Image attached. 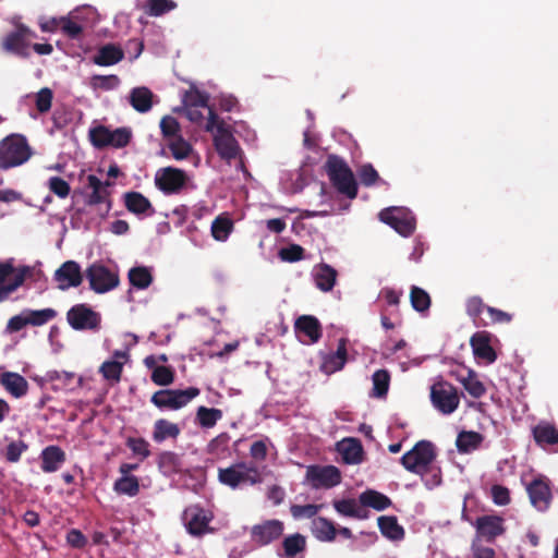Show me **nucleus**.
Wrapping results in <instances>:
<instances>
[{"instance_id": "obj_15", "label": "nucleus", "mask_w": 558, "mask_h": 558, "mask_svg": "<svg viewBox=\"0 0 558 558\" xmlns=\"http://www.w3.org/2000/svg\"><path fill=\"white\" fill-rule=\"evenodd\" d=\"M526 492L532 506L536 510L545 512L549 509L553 500V493L547 477L538 476L534 478L526 486Z\"/></svg>"}, {"instance_id": "obj_11", "label": "nucleus", "mask_w": 558, "mask_h": 558, "mask_svg": "<svg viewBox=\"0 0 558 558\" xmlns=\"http://www.w3.org/2000/svg\"><path fill=\"white\" fill-rule=\"evenodd\" d=\"M90 289L96 293H106L119 286L120 279L113 271L100 263H94L86 269Z\"/></svg>"}, {"instance_id": "obj_23", "label": "nucleus", "mask_w": 558, "mask_h": 558, "mask_svg": "<svg viewBox=\"0 0 558 558\" xmlns=\"http://www.w3.org/2000/svg\"><path fill=\"white\" fill-rule=\"evenodd\" d=\"M294 330L296 333L305 335L312 343H316L323 335L319 320L312 315H302L298 317L294 323Z\"/></svg>"}, {"instance_id": "obj_61", "label": "nucleus", "mask_w": 558, "mask_h": 558, "mask_svg": "<svg viewBox=\"0 0 558 558\" xmlns=\"http://www.w3.org/2000/svg\"><path fill=\"white\" fill-rule=\"evenodd\" d=\"M53 93L50 88L44 87L36 94L35 105L39 113H46L51 109Z\"/></svg>"}, {"instance_id": "obj_14", "label": "nucleus", "mask_w": 558, "mask_h": 558, "mask_svg": "<svg viewBox=\"0 0 558 558\" xmlns=\"http://www.w3.org/2000/svg\"><path fill=\"white\" fill-rule=\"evenodd\" d=\"M182 520L191 535L202 536L210 531L213 514L197 505H192L183 511Z\"/></svg>"}, {"instance_id": "obj_5", "label": "nucleus", "mask_w": 558, "mask_h": 558, "mask_svg": "<svg viewBox=\"0 0 558 558\" xmlns=\"http://www.w3.org/2000/svg\"><path fill=\"white\" fill-rule=\"evenodd\" d=\"M436 457L435 445L429 440H420L401 457L400 463L407 471L424 476L430 471Z\"/></svg>"}, {"instance_id": "obj_35", "label": "nucleus", "mask_w": 558, "mask_h": 558, "mask_svg": "<svg viewBox=\"0 0 558 558\" xmlns=\"http://www.w3.org/2000/svg\"><path fill=\"white\" fill-rule=\"evenodd\" d=\"M533 437L539 446L558 444V429L548 423H541L533 428Z\"/></svg>"}, {"instance_id": "obj_52", "label": "nucleus", "mask_w": 558, "mask_h": 558, "mask_svg": "<svg viewBox=\"0 0 558 558\" xmlns=\"http://www.w3.org/2000/svg\"><path fill=\"white\" fill-rule=\"evenodd\" d=\"M123 371V363L120 361H105L99 367V373L107 380L118 383Z\"/></svg>"}, {"instance_id": "obj_62", "label": "nucleus", "mask_w": 558, "mask_h": 558, "mask_svg": "<svg viewBox=\"0 0 558 558\" xmlns=\"http://www.w3.org/2000/svg\"><path fill=\"white\" fill-rule=\"evenodd\" d=\"M94 88L104 90L116 89L120 85V78L117 75H94L92 78Z\"/></svg>"}, {"instance_id": "obj_16", "label": "nucleus", "mask_w": 558, "mask_h": 558, "mask_svg": "<svg viewBox=\"0 0 558 558\" xmlns=\"http://www.w3.org/2000/svg\"><path fill=\"white\" fill-rule=\"evenodd\" d=\"M306 478L311 482L313 488H331L341 482V473L333 465H311L306 471Z\"/></svg>"}, {"instance_id": "obj_46", "label": "nucleus", "mask_w": 558, "mask_h": 558, "mask_svg": "<svg viewBox=\"0 0 558 558\" xmlns=\"http://www.w3.org/2000/svg\"><path fill=\"white\" fill-rule=\"evenodd\" d=\"M230 435L221 433L211 439L207 446V452L216 458H223L229 452Z\"/></svg>"}, {"instance_id": "obj_57", "label": "nucleus", "mask_w": 558, "mask_h": 558, "mask_svg": "<svg viewBox=\"0 0 558 558\" xmlns=\"http://www.w3.org/2000/svg\"><path fill=\"white\" fill-rule=\"evenodd\" d=\"M182 102L184 105V108L207 107L208 97L205 94L201 93L198 89L192 88L184 93Z\"/></svg>"}, {"instance_id": "obj_39", "label": "nucleus", "mask_w": 558, "mask_h": 558, "mask_svg": "<svg viewBox=\"0 0 558 558\" xmlns=\"http://www.w3.org/2000/svg\"><path fill=\"white\" fill-rule=\"evenodd\" d=\"M222 417V411L216 408L201 405L196 411V421L203 428L214 427Z\"/></svg>"}, {"instance_id": "obj_10", "label": "nucleus", "mask_w": 558, "mask_h": 558, "mask_svg": "<svg viewBox=\"0 0 558 558\" xmlns=\"http://www.w3.org/2000/svg\"><path fill=\"white\" fill-rule=\"evenodd\" d=\"M31 274L32 268L29 266L14 268L13 259L0 263V299L14 292Z\"/></svg>"}, {"instance_id": "obj_53", "label": "nucleus", "mask_w": 558, "mask_h": 558, "mask_svg": "<svg viewBox=\"0 0 558 558\" xmlns=\"http://www.w3.org/2000/svg\"><path fill=\"white\" fill-rule=\"evenodd\" d=\"M175 372L171 366L161 365L151 372L150 379L155 385L169 386L174 381Z\"/></svg>"}, {"instance_id": "obj_56", "label": "nucleus", "mask_w": 558, "mask_h": 558, "mask_svg": "<svg viewBox=\"0 0 558 558\" xmlns=\"http://www.w3.org/2000/svg\"><path fill=\"white\" fill-rule=\"evenodd\" d=\"M486 305L482 298L480 296H471L466 300L465 311L466 314L473 319V322L478 326V322H481V314L486 312Z\"/></svg>"}, {"instance_id": "obj_12", "label": "nucleus", "mask_w": 558, "mask_h": 558, "mask_svg": "<svg viewBox=\"0 0 558 558\" xmlns=\"http://www.w3.org/2000/svg\"><path fill=\"white\" fill-rule=\"evenodd\" d=\"M88 187L92 189L90 194L86 197V205L88 206H97L99 205L98 213L100 217H106L112 206V202L110 198V192L108 187L111 185L110 181L102 182L98 177L94 174H89L87 177Z\"/></svg>"}, {"instance_id": "obj_55", "label": "nucleus", "mask_w": 558, "mask_h": 558, "mask_svg": "<svg viewBox=\"0 0 558 558\" xmlns=\"http://www.w3.org/2000/svg\"><path fill=\"white\" fill-rule=\"evenodd\" d=\"M486 314L488 320L481 319V322H478V326H488L493 324H509L512 320L511 314L493 306H488L486 308Z\"/></svg>"}, {"instance_id": "obj_4", "label": "nucleus", "mask_w": 558, "mask_h": 558, "mask_svg": "<svg viewBox=\"0 0 558 558\" xmlns=\"http://www.w3.org/2000/svg\"><path fill=\"white\" fill-rule=\"evenodd\" d=\"M325 170L333 187L349 198L357 195V183L347 161L335 154H330L325 162Z\"/></svg>"}, {"instance_id": "obj_25", "label": "nucleus", "mask_w": 558, "mask_h": 558, "mask_svg": "<svg viewBox=\"0 0 558 558\" xmlns=\"http://www.w3.org/2000/svg\"><path fill=\"white\" fill-rule=\"evenodd\" d=\"M338 451L348 464H359L363 461V447L356 438H345L338 444Z\"/></svg>"}, {"instance_id": "obj_58", "label": "nucleus", "mask_w": 558, "mask_h": 558, "mask_svg": "<svg viewBox=\"0 0 558 558\" xmlns=\"http://www.w3.org/2000/svg\"><path fill=\"white\" fill-rule=\"evenodd\" d=\"M160 131L165 138L171 140L180 134L181 128L178 120L171 116H165L160 120Z\"/></svg>"}, {"instance_id": "obj_63", "label": "nucleus", "mask_w": 558, "mask_h": 558, "mask_svg": "<svg viewBox=\"0 0 558 558\" xmlns=\"http://www.w3.org/2000/svg\"><path fill=\"white\" fill-rule=\"evenodd\" d=\"M47 185L48 189L60 198L68 197L71 192L70 184L60 177H51Z\"/></svg>"}, {"instance_id": "obj_18", "label": "nucleus", "mask_w": 558, "mask_h": 558, "mask_svg": "<svg viewBox=\"0 0 558 558\" xmlns=\"http://www.w3.org/2000/svg\"><path fill=\"white\" fill-rule=\"evenodd\" d=\"M284 531V524L277 519L266 520L255 524L251 529V539L260 546L268 545L281 537Z\"/></svg>"}, {"instance_id": "obj_32", "label": "nucleus", "mask_w": 558, "mask_h": 558, "mask_svg": "<svg viewBox=\"0 0 558 558\" xmlns=\"http://www.w3.org/2000/svg\"><path fill=\"white\" fill-rule=\"evenodd\" d=\"M181 429L178 424L169 422L166 418H159L154 423L153 440L161 444L167 438L175 439L180 435Z\"/></svg>"}, {"instance_id": "obj_17", "label": "nucleus", "mask_w": 558, "mask_h": 558, "mask_svg": "<svg viewBox=\"0 0 558 558\" xmlns=\"http://www.w3.org/2000/svg\"><path fill=\"white\" fill-rule=\"evenodd\" d=\"M504 523V518L497 514H484L478 517L473 523L476 531V538H482L489 543L494 542L498 536L505 533L506 527Z\"/></svg>"}, {"instance_id": "obj_22", "label": "nucleus", "mask_w": 558, "mask_h": 558, "mask_svg": "<svg viewBox=\"0 0 558 558\" xmlns=\"http://www.w3.org/2000/svg\"><path fill=\"white\" fill-rule=\"evenodd\" d=\"M1 386L14 398L19 399L24 397L28 391L27 380L14 372H4L0 376Z\"/></svg>"}, {"instance_id": "obj_6", "label": "nucleus", "mask_w": 558, "mask_h": 558, "mask_svg": "<svg viewBox=\"0 0 558 558\" xmlns=\"http://www.w3.org/2000/svg\"><path fill=\"white\" fill-rule=\"evenodd\" d=\"M199 392V389L196 387H189L183 390L161 389L151 396L150 402L160 410L175 411L190 403Z\"/></svg>"}, {"instance_id": "obj_26", "label": "nucleus", "mask_w": 558, "mask_h": 558, "mask_svg": "<svg viewBox=\"0 0 558 558\" xmlns=\"http://www.w3.org/2000/svg\"><path fill=\"white\" fill-rule=\"evenodd\" d=\"M153 92L146 86H138L131 89L129 102L140 113H146L153 108Z\"/></svg>"}, {"instance_id": "obj_29", "label": "nucleus", "mask_w": 558, "mask_h": 558, "mask_svg": "<svg viewBox=\"0 0 558 558\" xmlns=\"http://www.w3.org/2000/svg\"><path fill=\"white\" fill-rule=\"evenodd\" d=\"M337 275V270L330 265L324 263L318 265L314 271L316 287L323 292L332 290L336 284Z\"/></svg>"}, {"instance_id": "obj_19", "label": "nucleus", "mask_w": 558, "mask_h": 558, "mask_svg": "<svg viewBox=\"0 0 558 558\" xmlns=\"http://www.w3.org/2000/svg\"><path fill=\"white\" fill-rule=\"evenodd\" d=\"M379 217L383 222L389 225L402 236H409L415 230L414 217L400 209H385L380 211Z\"/></svg>"}, {"instance_id": "obj_37", "label": "nucleus", "mask_w": 558, "mask_h": 558, "mask_svg": "<svg viewBox=\"0 0 558 558\" xmlns=\"http://www.w3.org/2000/svg\"><path fill=\"white\" fill-rule=\"evenodd\" d=\"M283 555L286 558H294L306 548V537L300 533L288 535L282 541Z\"/></svg>"}, {"instance_id": "obj_27", "label": "nucleus", "mask_w": 558, "mask_h": 558, "mask_svg": "<svg viewBox=\"0 0 558 558\" xmlns=\"http://www.w3.org/2000/svg\"><path fill=\"white\" fill-rule=\"evenodd\" d=\"M41 470L45 473L56 472L65 461V452L59 446H48L40 454Z\"/></svg>"}, {"instance_id": "obj_59", "label": "nucleus", "mask_w": 558, "mask_h": 558, "mask_svg": "<svg viewBox=\"0 0 558 558\" xmlns=\"http://www.w3.org/2000/svg\"><path fill=\"white\" fill-rule=\"evenodd\" d=\"M126 446L135 456L141 457V460H144L150 456L149 444L142 437H129L126 440Z\"/></svg>"}, {"instance_id": "obj_41", "label": "nucleus", "mask_w": 558, "mask_h": 558, "mask_svg": "<svg viewBox=\"0 0 558 558\" xmlns=\"http://www.w3.org/2000/svg\"><path fill=\"white\" fill-rule=\"evenodd\" d=\"M61 31L70 39H78L83 34L84 26L78 21V15L72 13L61 17Z\"/></svg>"}, {"instance_id": "obj_2", "label": "nucleus", "mask_w": 558, "mask_h": 558, "mask_svg": "<svg viewBox=\"0 0 558 558\" xmlns=\"http://www.w3.org/2000/svg\"><path fill=\"white\" fill-rule=\"evenodd\" d=\"M265 470V466L259 469L253 462L239 461L228 468H219L218 481L231 489L245 485L255 486L264 482Z\"/></svg>"}, {"instance_id": "obj_49", "label": "nucleus", "mask_w": 558, "mask_h": 558, "mask_svg": "<svg viewBox=\"0 0 558 558\" xmlns=\"http://www.w3.org/2000/svg\"><path fill=\"white\" fill-rule=\"evenodd\" d=\"M461 383L468 393L475 399H478L486 393L484 384L477 378V375L473 371H470L468 376L463 378Z\"/></svg>"}, {"instance_id": "obj_51", "label": "nucleus", "mask_w": 558, "mask_h": 558, "mask_svg": "<svg viewBox=\"0 0 558 558\" xmlns=\"http://www.w3.org/2000/svg\"><path fill=\"white\" fill-rule=\"evenodd\" d=\"M111 130L105 125H98L89 130V140L96 148H105L110 145Z\"/></svg>"}, {"instance_id": "obj_9", "label": "nucleus", "mask_w": 558, "mask_h": 558, "mask_svg": "<svg viewBox=\"0 0 558 558\" xmlns=\"http://www.w3.org/2000/svg\"><path fill=\"white\" fill-rule=\"evenodd\" d=\"M430 401L435 409L442 414L453 413L459 404L460 397L457 388L445 380H439L430 387Z\"/></svg>"}, {"instance_id": "obj_24", "label": "nucleus", "mask_w": 558, "mask_h": 558, "mask_svg": "<svg viewBox=\"0 0 558 558\" xmlns=\"http://www.w3.org/2000/svg\"><path fill=\"white\" fill-rule=\"evenodd\" d=\"M123 198L126 209L134 215L151 216L155 214L150 201L140 192H126Z\"/></svg>"}, {"instance_id": "obj_8", "label": "nucleus", "mask_w": 558, "mask_h": 558, "mask_svg": "<svg viewBox=\"0 0 558 558\" xmlns=\"http://www.w3.org/2000/svg\"><path fill=\"white\" fill-rule=\"evenodd\" d=\"M66 322L77 331H98L101 327V315L88 304L80 303L66 312Z\"/></svg>"}, {"instance_id": "obj_28", "label": "nucleus", "mask_w": 558, "mask_h": 558, "mask_svg": "<svg viewBox=\"0 0 558 558\" xmlns=\"http://www.w3.org/2000/svg\"><path fill=\"white\" fill-rule=\"evenodd\" d=\"M348 352H347V341L345 339H340L338 343L337 351L327 355L324 359L322 364L323 372L327 374H332L343 368L347 363Z\"/></svg>"}, {"instance_id": "obj_7", "label": "nucleus", "mask_w": 558, "mask_h": 558, "mask_svg": "<svg viewBox=\"0 0 558 558\" xmlns=\"http://www.w3.org/2000/svg\"><path fill=\"white\" fill-rule=\"evenodd\" d=\"M36 37L35 32L25 24L15 23V28L3 37L1 48L8 53L26 59L29 57L31 40Z\"/></svg>"}, {"instance_id": "obj_40", "label": "nucleus", "mask_w": 558, "mask_h": 558, "mask_svg": "<svg viewBox=\"0 0 558 558\" xmlns=\"http://www.w3.org/2000/svg\"><path fill=\"white\" fill-rule=\"evenodd\" d=\"M129 280L133 287L143 290L151 284L153 276L147 267L137 266L130 269Z\"/></svg>"}, {"instance_id": "obj_47", "label": "nucleus", "mask_w": 558, "mask_h": 558, "mask_svg": "<svg viewBox=\"0 0 558 558\" xmlns=\"http://www.w3.org/2000/svg\"><path fill=\"white\" fill-rule=\"evenodd\" d=\"M113 488L118 494L134 497L140 492L138 478L134 475L122 476L114 482Z\"/></svg>"}, {"instance_id": "obj_3", "label": "nucleus", "mask_w": 558, "mask_h": 558, "mask_svg": "<svg viewBox=\"0 0 558 558\" xmlns=\"http://www.w3.org/2000/svg\"><path fill=\"white\" fill-rule=\"evenodd\" d=\"M33 156L27 138L22 134H10L0 141V169L9 170L26 163Z\"/></svg>"}, {"instance_id": "obj_60", "label": "nucleus", "mask_w": 558, "mask_h": 558, "mask_svg": "<svg viewBox=\"0 0 558 558\" xmlns=\"http://www.w3.org/2000/svg\"><path fill=\"white\" fill-rule=\"evenodd\" d=\"M323 505H292L290 508L293 518H316L315 515L320 511Z\"/></svg>"}, {"instance_id": "obj_31", "label": "nucleus", "mask_w": 558, "mask_h": 558, "mask_svg": "<svg viewBox=\"0 0 558 558\" xmlns=\"http://www.w3.org/2000/svg\"><path fill=\"white\" fill-rule=\"evenodd\" d=\"M124 58L121 48L107 44L102 46L94 57V63L100 66H109L119 63Z\"/></svg>"}, {"instance_id": "obj_21", "label": "nucleus", "mask_w": 558, "mask_h": 558, "mask_svg": "<svg viewBox=\"0 0 558 558\" xmlns=\"http://www.w3.org/2000/svg\"><path fill=\"white\" fill-rule=\"evenodd\" d=\"M470 344L476 359L483 360L488 364L497 360V354L490 344V335L488 332H475L471 337Z\"/></svg>"}, {"instance_id": "obj_45", "label": "nucleus", "mask_w": 558, "mask_h": 558, "mask_svg": "<svg viewBox=\"0 0 558 558\" xmlns=\"http://www.w3.org/2000/svg\"><path fill=\"white\" fill-rule=\"evenodd\" d=\"M232 230V220L225 216H218L211 223V234L217 241H226Z\"/></svg>"}, {"instance_id": "obj_44", "label": "nucleus", "mask_w": 558, "mask_h": 558, "mask_svg": "<svg viewBox=\"0 0 558 558\" xmlns=\"http://www.w3.org/2000/svg\"><path fill=\"white\" fill-rule=\"evenodd\" d=\"M410 301L412 307L420 313H424L430 307V296L429 294L422 288L412 286L410 291Z\"/></svg>"}, {"instance_id": "obj_30", "label": "nucleus", "mask_w": 558, "mask_h": 558, "mask_svg": "<svg viewBox=\"0 0 558 558\" xmlns=\"http://www.w3.org/2000/svg\"><path fill=\"white\" fill-rule=\"evenodd\" d=\"M311 531L315 538L320 542H332L337 534L333 522L324 517H316L312 520Z\"/></svg>"}, {"instance_id": "obj_48", "label": "nucleus", "mask_w": 558, "mask_h": 558, "mask_svg": "<svg viewBox=\"0 0 558 558\" xmlns=\"http://www.w3.org/2000/svg\"><path fill=\"white\" fill-rule=\"evenodd\" d=\"M28 325L43 326L52 320L57 316V311L53 308L44 310H25Z\"/></svg>"}, {"instance_id": "obj_34", "label": "nucleus", "mask_w": 558, "mask_h": 558, "mask_svg": "<svg viewBox=\"0 0 558 558\" xmlns=\"http://www.w3.org/2000/svg\"><path fill=\"white\" fill-rule=\"evenodd\" d=\"M483 441V435L477 432L462 430L458 434L456 446L459 452L469 453L476 450Z\"/></svg>"}, {"instance_id": "obj_43", "label": "nucleus", "mask_w": 558, "mask_h": 558, "mask_svg": "<svg viewBox=\"0 0 558 558\" xmlns=\"http://www.w3.org/2000/svg\"><path fill=\"white\" fill-rule=\"evenodd\" d=\"M167 146L175 160H184L189 158L193 151L192 145L185 141L182 135L171 138Z\"/></svg>"}, {"instance_id": "obj_36", "label": "nucleus", "mask_w": 558, "mask_h": 558, "mask_svg": "<svg viewBox=\"0 0 558 558\" xmlns=\"http://www.w3.org/2000/svg\"><path fill=\"white\" fill-rule=\"evenodd\" d=\"M360 502L364 507H371L378 511H383L391 505L389 497L372 489H368L360 495Z\"/></svg>"}, {"instance_id": "obj_33", "label": "nucleus", "mask_w": 558, "mask_h": 558, "mask_svg": "<svg viewBox=\"0 0 558 558\" xmlns=\"http://www.w3.org/2000/svg\"><path fill=\"white\" fill-rule=\"evenodd\" d=\"M378 527L384 536L392 541H400L404 537V530L393 515L378 518Z\"/></svg>"}, {"instance_id": "obj_38", "label": "nucleus", "mask_w": 558, "mask_h": 558, "mask_svg": "<svg viewBox=\"0 0 558 558\" xmlns=\"http://www.w3.org/2000/svg\"><path fill=\"white\" fill-rule=\"evenodd\" d=\"M335 509L344 517H351L356 519H365L367 517V510L360 507L354 499H342L333 502Z\"/></svg>"}, {"instance_id": "obj_42", "label": "nucleus", "mask_w": 558, "mask_h": 558, "mask_svg": "<svg viewBox=\"0 0 558 558\" xmlns=\"http://www.w3.org/2000/svg\"><path fill=\"white\" fill-rule=\"evenodd\" d=\"M373 390L372 396L376 398H384L388 393L390 384V374L387 369H378L373 376Z\"/></svg>"}, {"instance_id": "obj_20", "label": "nucleus", "mask_w": 558, "mask_h": 558, "mask_svg": "<svg viewBox=\"0 0 558 558\" xmlns=\"http://www.w3.org/2000/svg\"><path fill=\"white\" fill-rule=\"evenodd\" d=\"M54 279L58 288L62 291L69 288H76L83 281L80 265L74 260L64 262L54 272Z\"/></svg>"}, {"instance_id": "obj_13", "label": "nucleus", "mask_w": 558, "mask_h": 558, "mask_svg": "<svg viewBox=\"0 0 558 558\" xmlns=\"http://www.w3.org/2000/svg\"><path fill=\"white\" fill-rule=\"evenodd\" d=\"M189 178L184 170L166 167L157 171L155 175L156 186L165 194H178L187 182Z\"/></svg>"}, {"instance_id": "obj_50", "label": "nucleus", "mask_w": 558, "mask_h": 558, "mask_svg": "<svg viewBox=\"0 0 558 558\" xmlns=\"http://www.w3.org/2000/svg\"><path fill=\"white\" fill-rule=\"evenodd\" d=\"M177 8L173 0H148L145 13L149 16H161Z\"/></svg>"}, {"instance_id": "obj_1", "label": "nucleus", "mask_w": 558, "mask_h": 558, "mask_svg": "<svg viewBox=\"0 0 558 558\" xmlns=\"http://www.w3.org/2000/svg\"><path fill=\"white\" fill-rule=\"evenodd\" d=\"M204 129L214 133V146L221 159L230 162L241 156L242 150L238 141L214 109H209V118H207Z\"/></svg>"}, {"instance_id": "obj_64", "label": "nucleus", "mask_w": 558, "mask_h": 558, "mask_svg": "<svg viewBox=\"0 0 558 558\" xmlns=\"http://www.w3.org/2000/svg\"><path fill=\"white\" fill-rule=\"evenodd\" d=\"M357 174L360 182L365 186H372L379 180L378 172L371 163L361 166Z\"/></svg>"}, {"instance_id": "obj_54", "label": "nucleus", "mask_w": 558, "mask_h": 558, "mask_svg": "<svg viewBox=\"0 0 558 558\" xmlns=\"http://www.w3.org/2000/svg\"><path fill=\"white\" fill-rule=\"evenodd\" d=\"M27 449L28 445L24 440H12L8 444L3 456L8 462L16 463L20 461L22 454L27 451Z\"/></svg>"}]
</instances>
